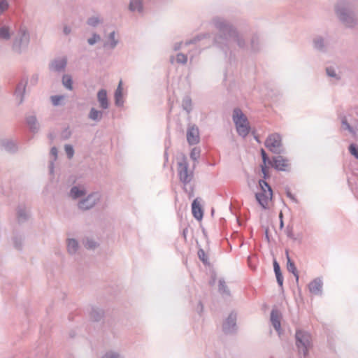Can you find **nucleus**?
I'll return each instance as SVG.
<instances>
[{
	"label": "nucleus",
	"mask_w": 358,
	"mask_h": 358,
	"mask_svg": "<svg viewBox=\"0 0 358 358\" xmlns=\"http://www.w3.org/2000/svg\"><path fill=\"white\" fill-rule=\"evenodd\" d=\"M2 145L8 152H14L17 150L15 143L11 141H6L2 143Z\"/></svg>",
	"instance_id": "nucleus-39"
},
{
	"label": "nucleus",
	"mask_w": 358,
	"mask_h": 358,
	"mask_svg": "<svg viewBox=\"0 0 358 358\" xmlns=\"http://www.w3.org/2000/svg\"><path fill=\"white\" fill-rule=\"evenodd\" d=\"M216 281V275L213 274L211 275V280L209 281V285L213 286Z\"/></svg>",
	"instance_id": "nucleus-63"
},
{
	"label": "nucleus",
	"mask_w": 358,
	"mask_h": 358,
	"mask_svg": "<svg viewBox=\"0 0 358 358\" xmlns=\"http://www.w3.org/2000/svg\"><path fill=\"white\" fill-rule=\"evenodd\" d=\"M322 281L321 278H317L312 280L308 285L309 291L315 295H321L322 293Z\"/></svg>",
	"instance_id": "nucleus-15"
},
{
	"label": "nucleus",
	"mask_w": 358,
	"mask_h": 358,
	"mask_svg": "<svg viewBox=\"0 0 358 358\" xmlns=\"http://www.w3.org/2000/svg\"><path fill=\"white\" fill-rule=\"evenodd\" d=\"M260 153H261V157L262 159V164H269L271 166V163L273 162V159H269L268 155H267V153L263 148L261 149Z\"/></svg>",
	"instance_id": "nucleus-44"
},
{
	"label": "nucleus",
	"mask_w": 358,
	"mask_h": 358,
	"mask_svg": "<svg viewBox=\"0 0 358 358\" xmlns=\"http://www.w3.org/2000/svg\"><path fill=\"white\" fill-rule=\"evenodd\" d=\"M275 275L276 280H277L278 285L282 289H283V276H282V271L280 273H275Z\"/></svg>",
	"instance_id": "nucleus-56"
},
{
	"label": "nucleus",
	"mask_w": 358,
	"mask_h": 358,
	"mask_svg": "<svg viewBox=\"0 0 358 358\" xmlns=\"http://www.w3.org/2000/svg\"><path fill=\"white\" fill-rule=\"evenodd\" d=\"M236 330V313L231 312L222 324V331L224 334H231Z\"/></svg>",
	"instance_id": "nucleus-10"
},
{
	"label": "nucleus",
	"mask_w": 358,
	"mask_h": 358,
	"mask_svg": "<svg viewBox=\"0 0 358 358\" xmlns=\"http://www.w3.org/2000/svg\"><path fill=\"white\" fill-rule=\"evenodd\" d=\"M264 145L269 151L275 155H281L285 152V149L282 148L281 136L277 133L270 134L266 138Z\"/></svg>",
	"instance_id": "nucleus-6"
},
{
	"label": "nucleus",
	"mask_w": 358,
	"mask_h": 358,
	"mask_svg": "<svg viewBox=\"0 0 358 358\" xmlns=\"http://www.w3.org/2000/svg\"><path fill=\"white\" fill-rule=\"evenodd\" d=\"M50 155L53 157V159L49 162L48 168L50 170V173H52L54 171V164L55 162L57 159L58 155V150L57 147L53 146L51 148Z\"/></svg>",
	"instance_id": "nucleus-26"
},
{
	"label": "nucleus",
	"mask_w": 358,
	"mask_h": 358,
	"mask_svg": "<svg viewBox=\"0 0 358 358\" xmlns=\"http://www.w3.org/2000/svg\"><path fill=\"white\" fill-rule=\"evenodd\" d=\"M101 358H122L120 355L117 352L109 351L106 352Z\"/></svg>",
	"instance_id": "nucleus-53"
},
{
	"label": "nucleus",
	"mask_w": 358,
	"mask_h": 358,
	"mask_svg": "<svg viewBox=\"0 0 358 358\" xmlns=\"http://www.w3.org/2000/svg\"><path fill=\"white\" fill-rule=\"evenodd\" d=\"M255 198L257 203L262 207L264 209L268 208V200H271L270 199V196L266 194V190L263 189L261 190L260 192H257L255 194Z\"/></svg>",
	"instance_id": "nucleus-16"
},
{
	"label": "nucleus",
	"mask_w": 358,
	"mask_h": 358,
	"mask_svg": "<svg viewBox=\"0 0 358 358\" xmlns=\"http://www.w3.org/2000/svg\"><path fill=\"white\" fill-rule=\"evenodd\" d=\"M286 257H287V271L290 273H292L294 277L296 278V282L299 280V272L298 270L295 266L294 262L291 259V258L289 256L288 250H286L285 252Z\"/></svg>",
	"instance_id": "nucleus-24"
},
{
	"label": "nucleus",
	"mask_w": 358,
	"mask_h": 358,
	"mask_svg": "<svg viewBox=\"0 0 358 358\" xmlns=\"http://www.w3.org/2000/svg\"><path fill=\"white\" fill-rule=\"evenodd\" d=\"M62 84L69 90H73V80L70 75L64 74L62 76Z\"/></svg>",
	"instance_id": "nucleus-37"
},
{
	"label": "nucleus",
	"mask_w": 358,
	"mask_h": 358,
	"mask_svg": "<svg viewBox=\"0 0 358 358\" xmlns=\"http://www.w3.org/2000/svg\"><path fill=\"white\" fill-rule=\"evenodd\" d=\"M281 314L277 309H273L271 312V322L275 330L280 334L281 324H280Z\"/></svg>",
	"instance_id": "nucleus-14"
},
{
	"label": "nucleus",
	"mask_w": 358,
	"mask_h": 358,
	"mask_svg": "<svg viewBox=\"0 0 358 358\" xmlns=\"http://www.w3.org/2000/svg\"><path fill=\"white\" fill-rule=\"evenodd\" d=\"M27 82V78L24 79V80H22L17 84L15 88V95L17 98L20 97V101L18 104H21L23 102L24 94L25 92Z\"/></svg>",
	"instance_id": "nucleus-18"
},
{
	"label": "nucleus",
	"mask_w": 358,
	"mask_h": 358,
	"mask_svg": "<svg viewBox=\"0 0 358 358\" xmlns=\"http://www.w3.org/2000/svg\"><path fill=\"white\" fill-rule=\"evenodd\" d=\"M103 112L98 110L94 108H92L88 114V117L96 122H99L102 119Z\"/></svg>",
	"instance_id": "nucleus-28"
},
{
	"label": "nucleus",
	"mask_w": 358,
	"mask_h": 358,
	"mask_svg": "<svg viewBox=\"0 0 358 358\" xmlns=\"http://www.w3.org/2000/svg\"><path fill=\"white\" fill-rule=\"evenodd\" d=\"M201 154V149L199 148L195 147L192 149L190 152V158L196 162L199 158Z\"/></svg>",
	"instance_id": "nucleus-45"
},
{
	"label": "nucleus",
	"mask_w": 358,
	"mask_h": 358,
	"mask_svg": "<svg viewBox=\"0 0 358 358\" xmlns=\"http://www.w3.org/2000/svg\"><path fill=\"white\" fill-rule=\"evenodd\" d=\"M97 99L100 107L102 109H107L109 107V101L107 97V91L104 89L100 90L97 93Z\"/></svg>",
	"instance_id": "nucleus-19"
},
{
	"label": "nucleus",
	"mask_w": 358,
	"mask_h": 358,
	"mask_svg": "<svg viewBox=\"0 0 358 358\" xmlns=\"http://www.w3.org/2000/svg\"><path fill=\"white\" fill-rule=\"evenodd\" d=\"M122 81L120 80L119 82L118 86L115 90L114 98H115V104L117 107H121L124 104V101L122 99Z\"/></svg>",
	"instance_id": "nucleus-23"
},
{
	"label": "nucleus",
	"mask_w": 358,
	"mask_h": 358,
	"mask_svg": "<svg viewBox=\"0 0 358 358\" xmlns=\"http://www.w3.org/2000/svg\"><path fill=\"white\" fill-rule=\"evenodd\" d=\"M71 136V131L69 128L64 129L62 132V138L64 140H66L70 138Z\"/></svg>",
	"instance_id": "nucleus-57"
},
{
	"label": "nucleus",
	"mask_w": 358,
	"mask_h": 358,
	"mask_svg": "<svg viewBox=\"0 0 358 358\" xmlns=\"http://www.w3.org/2000/svg\"><path fill=\"white\" fill-rule=\"evenodd\" d=\"M213 24L218 31V33L214 36L213 45L224 51L225 54L229 50V41L231 40L236 42L240 48H245V39L231 22L224 18L215 17L213 19Z\"/></svg>",
	"instance_id": "nucleus-1"
},
{
	"label": "nucleus",
	"mask_w": 358,
	"mask_h": 358,
	"mask_svg": "<svg viewBox=\"0 0 358 358\" xmlns=\"http://www.w3.org/2000/svg\"><path fill=\"white\" fill-rule=\"evenodd\" d=\"M313 48L317 51L325 52H327V47L325 45L324 38L321 36H315L313 40Z\"/></svg>",
	"instance_id": "nucleus-22"
},
{
	"label": "nucleus",
	"mask_w": 358,
	"mask_h": 358,
	"mask_svg": "<svg viewBox=\"0 0 358 358\" xmlns=\"http://www.w3.org/2000/svg\"><path fill=\"white\" fill-rule=\"evenodd\" d=\"M65 96L64 95H53L50 96V100L52 102V104L54 106H58L64 105V103H62V101L64 99Z\"/></svg>",
	"instance_id": "nucleus-38"
},
{
	"label": "nucleus",
	"mask_w": 358,
	"mask_h": 358,
	"mask_svg": "<svg viewBox=\"0 0 358 358\" xmlns=\"http://www.w3.org/2000/svg\"><path fill=\"white\" fill-rule=\"evenodd\" d=\"M38 81V75L36 74V73L32 75V76H31V78L30 79L31 84L33 85H36Z\"/></svg>",
	"instance_id": "nucleus-60"
},
{
	"label": "nucleus",
	"mask_w": 358,
	"mask_h": 358,
	"mask_svg": "<svg viewBox=\"0 0 358 358\" xmlns=\"http://www.w3.org/2000/svg\"><path fill=\"white\" fill-rule=\"evenodd\" d=\"M178 172L180 180L184 185L189 183L193 178V173L188 171V163L185 156H183L182 161L178 162Z\"/></svg>",
	"instance_id": "nucleus-7"
},
{
	"label": "nucleus",
	"mask_w": 358,
	"mask_h": 358,
	"mask_svg": "<svg viewBox=\"0 0 358 358\" xmlns=\"http://www.w3.org/2000/svg\"><path fill=\"white\" fill-rule=\"evenodd\" d=\"M129 8L131 11L137 10L138 13H141L143 9V3L141 0H131Z\"/></svg>",
	"instance_id": "nucleus-29"
},
{
	"label": "nucleus",
	"mask_w": 358,
	"mask_h": 358,
	"mask_svg": "<svg viewBox=\"0 0 358 358\" xmlns=\"http://www.w3.org/2000/svg\"><path fill=\"white\" fill-rule=\"evenodd\" d=\"M13 243L15 248L18 250H21L22 248V238L20 236H15L13 238Z\"/></svg>",
	"instance_id": "nucleus-51"
},
{
	"label": "nucleus",
	"mask_w": 358,
	"mask_h": 358,
	"mask_svg": "<svg viewBox=\"0 0 358 358\" xmlns=\"http://www.w3.org/2000/svg\"><path fill=\"white\" fill-rule=\"evenodd\" d=\"M29 42L30 35L29 31L25 27H21L13 41L12 50L18 55H21L27 50Z\"/></svg>",
	"instance_id": "nucleus-4"
},
{
	"label": "nucleus",
	"mask_w": 358,
	"mask_h": 358,
	"mask_svg": "<svg viewBox=\"0 0 358 358\" xmlns=\"http://www.w3.org/2000/svg\"><path fill=\"white\" fill-rule=\"evenodd\" d=\"M233 120L236 127L237 133L243 138L246 137L250 131V126L247 117L239 108L233 110Z\"/></svg>",
	"instance_id": "nucleus-5"
},
{
	"label": "nucleus",
	"mask_w": 358,
	"mask_h": 358,
	"mask_svg": "<svg viewBox=\"0 0 358 358\" xmlns=\"http://www.w3.org/2000/svg\"><path fill=\"white\" fill-rule=\"evenodd\" d=\"M110 42H106L103 44V48L109 46L110 49L113 50L117 45L118 41L115 39V31H113L108 35Z\"/></svg>",
	"instance_id": "nucleus-30"
},
{
	"label": "nucleus",
	"mask_w": 358,
	"mask_h": 358,
	"mask_svg": "<svg viewBox=\"0 0 358 358\" xmlns=\"http://www.w3.org/2000/svg\"><path fill=\"white\" fill-rule=\"evenodd\" d=\"M79 248V244L75 238H69L67 241V250L71 255L76 253Z\"/></svg>",
	"instance_id": "nucleus-25"
},
{
	"label": "nucleus",
	"mask_w": 358,
	"mask_h": 358,
	"mask_svg": "<svg viewBox=\"0 0 358 358\" xmlns=\"http://www.w3.org/2000/svg\"><path fill=\"white\" fill-rule=\"evenodd\" d=\"M341 124L345 130H348L350 133L354 134L353 127L348 123L346 116L343 115L341 117Z\"/></svg>",
	"instance_id": "nucleus-41"
},
{
	"label": "nucleus",
	"mask_w": 358,
	"mask_h": 358,
	"mask_svg": "<svg viewBox=\"0 0 358 358\" xmlns=\"http://www.w3.org/2000/svg\"><path fill=\"white\" fill-rule=\"evenodd\" d=\"M295 344L299 354L306 357L313 347L311 334L303 329H296L295 333Z\"/></svg>",
	"instance_id": "nucleus-3"
},
{
	"label": "nucleus",
	"mask_w": 358,
	"mask_h": 358,
	"mask_svg": "<svg viewBox=\"0 0 358 358\" xmlns=\"http://www.w3.org/2000/svg\"><path fill=\"white\" fill-rule=\"evenodd\" d=\"M260 166L262 173L263 174V179H268L271 177L268 166H267V164H261Z\"/></svg>",
	"instance_id": "nucleus-48"
},
{
	"label": "nucleus",
	"mask_w": 358,
	"mask_h": 358,
	"mask_svg": "<svg viewBox=\"0 0 358 358\" xmlns=\"http://www.w3.org/2000/svg\"><path fill=\"white\" fill-rule=\"evenodd\" d=\"M218 291L222 295L230 296V290L224 279L219 280Z\"/></svg>",
	"instance_id": "nucleus-35"
},
{
	"label": "nucleus",
	"mask_w": 358,
	"mask_h": 358,
	"mask_svg": "<svg viewBox=\"0 0 358 358\" xmlns=\"http://www.w3.org/2000/svg\"><path fill=\"white\" fill-rule=\"evenodd\" d=\"M202 199L199 197L196 198L192 203V213L193 217L200 221L203 217V209L201 204Z\"/></svg>",
	"instance_id": "nucleus-12"
},
{
	"label": "nucleus",
	"mask_w": 358,
	"mask_h": 358,
	"mask_svg": "<svg viewBox=\"0 0 358 358\" xmlns=\"http://www.w3.org/2000/svg\"><path fill=\"white\" fill-rule=\"evenodd\" d=\"M26 123L32 133L36 134L39 131L40 126L36 115H29L27 117Z\"/></svg>",
	"instance_id": "nucleus-21"
},
{
	"label": "nucleus",
	"mask_w": 358,
	"mask_h": 358,
	"mask_svg": "<svg viewBox=\"0 0 358 358\" xmlns=\"http://www.w3.org/2000/svg\"><path fill=\"white\" fill-rule=\"evenodd\" d=\"M71 31V29L69 26H64L63 29V32L65 35H69Z\"/></svg>",
	"instance_id": "nucleus-62"
},
{
	"label": "nucleus",
	"mask_w": 358,
	"mask_h": 358,
	"mask_svg": "<svg viewBox=\"0 0 358 358\" xmlns=\"http://www.w3.org/2000/svg\"><path fill=\"white\" fill-rule=\"evenodd\" d=\"M197 255H198L199 259L203 262V264L204 265L210 264L207 255H206L205 251L202 248H200L198 250Z\"/></svg>",
	"instance_id": "nucleus-42"
},
{
	"label": "nucleus",
	"mask_w": 358,
	"mask_h": 358,
	"mask_svg": "<svg viewBox=\"0 0 358 358\" xmlns=\"http://www.w3.org/2000/svg\"><path fill=\"white\" fill-rule=\"evenodd\" d=\"M101 40V36L96 33H93L92 37L87 39V43L90 45H94L96 42Z\"/></svg>",
	"instance_id": "nucleus-49"
},
{
	"label": "nucleus",
	"mask_w": 358,
	"mask_h": 358,
	"mask_svg": "<svg viewBox=\"0 0 358 358\" xmlns=\"http://www.w3.org/2000/svg\"><path fill=\"white\" fill-rule=\"evenodd\" d=\"M71 196L73 199H78L85 194V191L84 189H80L77 186H73L70 191Z\"/></svg>",
	"instance_id": "nucleus-34"
},
{
	"label": "nucleus",
	"mask_w": 358,
	"mask_h": 358,
	"mask_svg": "<svg viewBox=\"0 0 358 358\" xmlns=\"http://www.w3.org/2000/svg\"><path fill=\"white\" fill-rule=\"evenodd\" d=\"M259 185L260 189L262 191H263V189L268 190V195L270 196V199H272L273 189H272L271 185L266 181V180L260 179L259 180Z\"/></svg>",
	"instance_id": "nucleus-36"
},
{
	"label": "nucleus",
	"mask_w": 358,
	"mask_h": 358,
	"mask_svg": "<svg viewBox=\"0 0 358 358\" xmlns=\"http://www.w3.org/2000/svg\"><path fill=\"white\" fill-rule=\"evenodd\" d=\"M349 152L358 159V145L355 143H351L348 147Z\"/></svg>",
	"instance_id": "nucleus-46"
},
{
	"label": "nucleus",
	"mask_w": 358,
	"mask_h": 358,
	"mask_svg": "<svg viewBox=\"0 0 358 358\" xmlns=\"http://www.w3.org/2000/svg\"><path fill=\"white\" fill-rule=\"evenodd\" d=\"M11 38V31L9 26L3 23L0 20V41H8Z\"/></svg>",
	"instance_id": "nucleus-20"
},
{
	"label": "nucleus",
	"mask_w": 358,
	"mask_h": 358,
	"mask_svg": "<svg viewBox=\"0 0 358 358\" xmlns=\"http://www.w3.org/2000/svg\"><path fill=\"white\" fill-rule=\"evenodd\" d=\"M285 233L287 237L295 239L293 231V226L288 224L285 229Z\"/></svg>",
	"instance_id": "nucleus-54"
},
{
	"label": "nucleus",
	"mask_w": 358,
	"mask_h": 358,
	"mask_svg": "<svg viewBox=\"0 0 358 358\" xmlns=\"http://www.w3.org/2000/svg\"><path fill=\"white\" fill-rule=\"evenodd\" d=\"M354 10L353 5L346 0L338 1L335 6L338 18L348 28H353L357 24Z\"/></svg>",
	"instance_id": "nucleus-2"
},
{
	"label": "nucleus",
	"mask_w": 358,
	"mask_h": 358,
	"mask_svg": "<svg viewBox=\"0 0 358 358\" xmlns=\"http://www.w3.org/2000/svg\"><path fill=\"white\" fill-rule=\"evenodd\" d=\"M99 23L100 20L97 17H89L87 21V24L93 27H96Z\"/></svg>",
	"instance_id": "nucleus-50"
},
{
	"label": "nucleus",
	"mask_w": 358,
	"mask_h": 358,
	"mask_svg": "<svg viewBox=\"0 0 358 358\" xmlns=\"http://www.w3.org/2000/svg\"><path fill=\"white\" fill-rule=\"evenodd\" d=\"M326 73L329 77L334 78L337 80L341 79V77L336 73L334 67L328 66L326 68Z\"/></svg>",
	"instance_id": "nucleus-43"
},
{
	"label": "nucleus",
	"mask_w": 358,
	"mask_h": 358,
	"mask_svg": "<svg viewBox=\"0 0 358 358\" xmlns=\"http://www.w3.org/2000/svg\"><path fill=\"white\" fill-rule=\"evenodd\" d=\"M199 128L195 124L188 127L187 131V141L189 145H194L199 142Z\"/></svg>",
	"instance_id": "nucleus-11"
},
{
	"label": "nucleus",
	"mask_w": 358,
	"mask_h": 358,
	"mask_svg": "<svg viewBox=\"0 0 358 358\" xmlns=\"http://www.w3.org/2000/svg\"><path fill=\"white\" fill-rule=\"evenodd\" d=\"M176 62L178 64H185L187 62V57L186 55L183 53H178L176 55Z\"/></svg>",
	"instance_id": "nucleus-52"
},
{
	"label": "nucleus",
	"mask_w": 358,
	"mask_h": 358,
	"mask_svg": "<svg viewBox=\"0 0 358 358\" xmlns=\"http://www.w3.org/2000/svg\"><path fill=\"white\" fill-rule=\"evenodd\" d=\"M17 218L19 223H23L29 219V215L26 213L24 208L20 206L17 208Z\"/></svg>",
	"instance_id": "nucleus-31"
},
{
	"label": "nucleus",
	"mask_w": 358,
	"mask_h": 358,
	"mask_svg": "<svg viewBox=\"0 0 358 358\" xmlns=\"http://www.w3.org/2000/svg\"><path fill=\"white\" fill-rule=\"evenodd\" d=\"M286 195L288 198H289L292 201L297 203L299 202L298 199L295 197V196L291 192L289 188H286Z\"/></svg>",
	"instance_id": "nucleus-58"
},
{
	"label": "nucleus",
	"mask_w": 358,
	"mask_h": 358,
	"mask_svg": "<svg viewBox=\"0 0 358 358\" xmlns=\"http://www.w3.org/2000/svg\"><path fill=\"white\" fill-rule=\"evenodd\" d=\"M64 150L69 159H71L74 155V149L71 145L66 144L64 145Z\"/></svg>",
	"instance_id": "nucleus-47"
},
{
	"label": "nucleus",
	"mask_w": 358,
	"mask_h": 358,
	"mask_svg": "<svg viewBox=\"0 0 358 358\" xmlns=\"http://www.w3.org/2000/svg\"><path fill=\"white\" fill-rule=\"evenodd\" d=\"M9 7V4L6 0H0V14L3 13Z\"/></svg>",
	"instance_id": "nucleus-55"
},
{
	"label": "nucleus",
	"mask_w": 358,
	"mask_h": 358,
	"mask_svg": "<svg viewBox=\"0 0 358 358\" xmlns=\"http://www.w3.org/2000/svg\"><path fill=\"white\" fill-rule=\"evenodd\" d=\"M271 166L279 171L289 172L290 171L289 160L280 155L273 157V162Z\"/></svg>",
	"instance_id": "nucleus-9"
},
{
	"label": "nucleus",
	"mask_w": 358,
	"mask_h": 358,
	"mask_svg": "<svg viewBox=\"0 0 358 358\" xmlns=\"http://www.w3.org/2000/svg\"><path fill=\"white\" fill-rule=\"evenodd\" d=\"M203 310V303L199 301L198 304H197V306H196V311L199 314H201Z\"/></svg>",
	"instance_id": "nucleus-61"
},
{
	"label": "nucleus",
	"mask_w": 358,
	"mask_h": 358,
	"mask_svg": "<svg viewBox=\"0 0 358 358\" xmlns=\"http://www.w3.org/2000/svg\"><path fill=\"white\" fill-rule=\"evenodd\" d=\"M251 50L254 52H259L260 50L259 37L257 34H253L250 41Z\"/></svg>",
	"instance_id": "nucleus-33"
},
{
	"label": "nucleus",
	"mask_w": 358,
	"mask_h": 358,
	"mask_svg": "<svg viewBox=\"0 0 358 358\" xmlns=\"http://www.w3.org/2000/svg\"><path fill=\"white\" fill-rule=\"evenodd\" d=\"M182 107L188 114L192 110V101L190 96L185 95L182 101Z\"/></svg>",
	"instance_id": "nucleus-27"
},
{
	"label": "nucleus",
	"mask_w": 358,
	"mask_h": 358,
	"mask_svg": "<svg viewBox=\"0 0 358 358\" xmlns=\"http://www.w3.org/2000/svg\"><path fill=\"white\" fill-rule=\"evenodd\" d=\"M67 65V59L66 57L57 58L51 61L49 64V69L55 72L64 71Z\"/></svg>",
	"instance_id": "nucleus-13"
},
{
	"label": "nucleus",
	"mask_w": 358,
	"mask_h": 358,
	"mask_svg": "<svg viewBox=\"0 0 358 358\" xmlns=\"http://www.w3.org/2000/svg\"><path fill=\"white\" fill-rule=\"evenodd\" d=\"M105 315V312L102 308L92 306L90 312V318L93 322H100Z\"/></svg>",
	"instance_id": "nucleus-17"
},
{
	"label": "nucleus",
	"mask_w": 358,
	"mask_h": 358,
	"mask_svg": "<svg viewBox=\"0 0 358 358\" xmlns=\"http://www.w3.org/2000/svg\"><path fill=\"white\" fill-rule=\"evenodd\" d=\"M100 200V195L97 192L89 194L85 199L78 202V206L82 210H88L92 208Z\"/></svg>",
	"instance_id": "nucleus-8"
},
{
	"label": "nucleus",
	"mask_w": 358,
	"mask_h": 358,
	"mask_svg": "<svg viewBox=\"0 0 358 358\" xmlns=\"http://www.w3.org/2000/svg\"><path fill=\"white\" fill-rule=\"evenodd\" d=\"M84 246L88 250H94L99 246V243L91 238H87L84 242Z\"/></svg>",
	"instance_id": "nucleus-40"
},
{
	"label": "nucleus",
	"mask_w": 358,
	"mask_h": 358,
	"mask_svg": "<svg viewBox=\"0 0 358 358\" xmlns=\"http://www.w3.org/2000/svg\"><path fill=\"white\" fill-rule=\"evenodd\" d=\"M273 264L275 273L281 272L280 264L275 259H273Z\"/></svg>",
	"instance_id": "nucleus-59"
},
{
	"label": "nucleus",
	"mask_w": 358,
	"mask_h": 358,
	"mask_svg": "<svg viewBox=\"0 0 358 358\" xmlns=\"http://www.w3.org/2000/svg\"><path fill=\"white\" fill-rule=\"evenodd\" d=\"M264 234H265V238H266L267 242L270 243V236H269V234H268V227H266L265 229V233Z\"/></svg>",
	"instance_id": "nucleus-64"
},
{
	"label": "nucleus",
	"mask_w": 358,
	"mask_h": 358,
	"mask_svg": "<svg viewBox=\"0 0 358 358\" xmlns=\"http://www.w3.org/2000/svg\"><path fill=\"white\" fill-rule=\"evenodd\" d=\"M210 34L209 33H203V34H199L192 38V39L187 41L185 42L186 45H189L191 44H196L197 42L204 39V38H210Z\"/></svg>",
	"instance_id": "nucleus-32"
}]
</instances>
